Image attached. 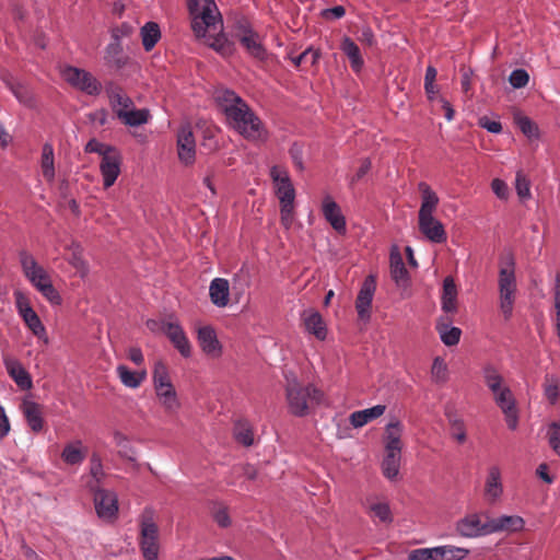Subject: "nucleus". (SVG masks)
<instances>
[{
	"label": "nucleus",
	"mask_w": 560,
	"mask_h": 560,
	"mask_svg": "<svg viewBox=\"0 0 560 560\" xmlns=\"http://www.w3.org/2000/svg\"><path fill=\"white\" fill-rule=\"evenodd\" d=\"M491 188L495 196L500 199H505L509 195V188L504 180L494 178L491 183Z\"/></svg>",
	"instance_id": "nucleus-63"
},
{
	"label": "nucleus",
	"mask_w": 560,
	"mask_h": 560,
	"mask_svg": "<svg viewBox=\"0 0 560 560\" xmlns=\"http://www.w3.org/2000/svg\"><path fill=\"white\" fill-rule=\"evenodd\" d=\"M191 28L196 37L207 39V44L220 54L231 50L221 34L223 21L214 0H188Z\"/></svg>",
	"instance_id": "nucleus-2"
},
{
	"label": "nucleus",
	"mask_w": 560,
	"mask_h": 560,
	"mask_svg": "<svg viewBox=\"0 0 560 560\" xmlns=\"http://www.w3.org/2000/svg\"><path fill=\"white\" fill-rule=\"evenodd\" d=\"M479 126L486 129L490 133H500L502 131V125L498 120H491L487 116L479 119Z\"/></svg>",
	"instance_id": "nucleus-62"
},
{
	"label": "nucleus",
	"mask_w": 560,
	"mask_h": 560,
	"mask_svg": "<svg viewBox=\"0 0 560 560\" xmlns=\"http://www.w3.org/2000/svg\"><path fill=\"white\" fill-rule=\"evenodd\" d=\"M529 75L525 69H515L509 77V82L514 89H522L527 85Z\"/></svg>",
	"instance_id": "nucleus-57"
},
{
	"label": "nucleus",
	"mask_w": 560,
	"mask_h": 560,
	"mask_svg": "<svg viewBox=\"0 0 560 560\" xmlns=\"http://www.w3.org/2000/svg\"><path fill=\"white\" fill-rule=\"evenodd\" d=\"M209 296L214 306L225 307L230 301L229 281L224 278H214L209 285Z\"/></svg>",
	"instance_id": "nucleus-27"
},
{
	"label": "nucleus",
	"mask_w": 560,
	"mask_h": 560,
	"mask_svg": "<svg viewBox=\"0 0 560 560\" xmlns=\"http://www.w3.org/2000/svg\"><path fill=\"white\" fill-rule=\"evenodd\" d=\"M390 276L398 287H408L409 273L399 253L390 254Z\"/></svg>",
	"instance_id": "nucleus-37"
},
{
	"label": "nucleus",
	"mask_w": 560,
	"mask_h": 560,
	"mask_svg": "<svg viewBox=\"0 0 560 560\" xmlns=\"http://www.w3.org/2000/svg\"><path fill=\"white\" fill-rule=\"evenodd\" d=\"M86 450L80 440L72 441L61 452L62 460L68 465H80L85 459Z\"/></svg>",
	"instance_id": "nucleus-36"
},
{
	"label": "nucleus",
	"mask_w": 560,
	"mask_h": 560,
	"mask_svg": "<svg viewBox=\"0 0 560 560\" xmlns=\"http://www.w3.org/2000/svg\"><path fill=\"white\" fill-rule=\"evenodd\" d=\"M503 494V485L501 481V470L498 466H491L488 469V475L485 485L486 500L493 504L500 500Z\"/></svg>",
	"instance_id": "nucleus-24"
},
{
	"label": "nucleus",
	"mask_w": 560,
	"mask_h": 560,
	"mask_svg": "<svg viewBox=\"0 0 560 560\" xmlns=\"http://www.w3.org/2000/svg\"><path fill=\"white\" fill-rule=\"evenodd\" d=\"M19 258L24 276L37 290L51 281L49 275L37 264L32 254L21 250Z\"/></svg>",
	"instance_id": "nucleus-13"
},
{
	"label": "nucleus",
	"mask_w": 560,
	"mask_h": 560,
	"mask_svg": "<svg viewBox=\"0 0 560 560\" xmlns=\"http://www.w3.org/2000/svg\"><path fill=\"white\" fill-rule=\"evenodd\" d=\"M84 150H85V152H89V153H97L103 159L104 156L109 155L113 152H115L117 149L115 147H113V145L100 142L96 139H91L85 144Z\"/></svg>",
	"instance_id": "nucleus-50"
},
{
	"label": "nucleus",
	"mask_w": 560,
	"mask_h": 560,
	"mask_svg": "<svg viewBox=\"0 0 560 560\" xmlns=\"http://www.w3.org/2000/svg\"><path fill=\"white\" fill-rule=\"evenodd\" d=\"M441 306L445 313H455L457 311V287L452 277H446L443 280Z\"/></svg>",
	"instance_id": "nucleus-32"
},
{
	"label": "nucleus",
	"mask_w": 560,
	"mask_h": 560,
	"mask_svg": "<svg viewBox=\"0 0 560 560\" xmlns=\"http://www.w3.org/2000/svg\"><path fill=\"white\" fill-rule=\"evenodd\" d=\"M490 535L495 533H516L523 530L525 521L520 515H499L489 518Z\"/></svg>",
	"instance_id": "nucleus-22"
},
{
	"label": "nucleus",
	"mask_w": 560,
	"mask_h": 560,
	"mask_svg": "<svg viewBox=\"0 0 560 560\" xmlns=\"http://www.w3.org/2000/svg\"><path fill=\"white\" fill-rule=\"evenodd\" d=\"M516 125L520 128V130L527 137V138H537L538 137V128L537 126L532 121L530 118L526 116H517L515 118Z\"/></svg>",
	"instance_id": "nucleus-54"
},
{
	"label": "nucleus",
	"mask_w": 560,
	"mask_h": 560,
	"mask_svg": "<svg viewBox=\"0 0 560 560\" xmlns=\"http://www.w3.org/2000/svg\"><path fill=\"white\" fill-rule=\"evenodd\" d=\"M133 31L135 27L131 24L124 22L110 30V42L121 43V40L129 37Z\"/></svg>",
	"instance_id": "nucleus-55"
},
{
	"label": "nucleus",
	"mask_w": 560,
	"mask_h": 560,
	"mask_svg": "<svg viewBox=\"0 0 560 560\" xmlns=\"http://www.w3.org/2000/svg\"><path fill=\"white\" fill-rule=\"evenodd\" d=\"M499 308L504 319L513 315L517 293V281L515 275V260L508 255L501 264L498 277Z\"/></svg>",
	"instance_id": "nucleus-6"
},
{
	"label": "nucleus",
	"mask_w": 560,
	"mask_h": 560,
	"mask_svg": "<svg viewBox=\"0 0 560 560\" xmlns=\"http://www.w3.org/2000/svg\"><path fill=\"white\" fill-rule=\"evenodd\" d=\"M269 176L273 185V191L280 205V221L284 229H291L294 218V201L296 191L291 180L289 171L284 166L272 165Z\"/></svg>",
	"instance_id": "nucleus-4"
},
{
	"label": "nucleus",
	"mask_w": 560,
	"mask_h": 560,
	"mask_svg": "<svg viewBox=\"0 0 560 560\" xmlns=\"http://www.w3.org/2000/svg\"><path fill=\"white\" fill-rule=\"evenodd\" d=\"M340 49L349 59L353 72L360 73L364 67V59L359 46L350 37L345 36L341 40Z\"/></svg>",
	"instance_id": "nucleus-31"
},
{
	"label": "nucleus",
	"mask_w": 560,
	"mask_h": 560,
	"mask_svg": "<svg viewBox=\"0 0 560 560\" xmlns=\"http://www.w3.org/2000/svg\"><path fill=\"white\" fill-rule=\"evenodd\" d=\"M93 502L98 518L112 522L118 514V495L114 490L101 488L93 491Z\"/></svg>",
	"instance_id": "nucleus-11"
},
{
	"label": "nucleus",
	"mask_w": 560,
	"mask_h": 560,
	"mask_svg": "<svg viewBox=\"0 0 560 560\" xmlns=\"http://www.w3.org/2000/svg\"><path fill=\"white\" fill-rule=\"evenodd\" d=\"M235 439L245 446H250L254 442L252 429L246 423H237L234 430Z\"/></svg>",
	"instance_id": "nucleus-52"
},
{
	"label": "nucleus",
	"mask_w": 560,
	"mask_h": 560,
	"mask_svg": "<svg viewBox=\"0 0 560 560\" xmlns=\"http://www.w3.org/2000/svg\"><path fill=\"white\" fill-rule=\"evenodd\" d=\"M542 431L551 451L560 456V421H550L542 428Z\"/></svg>",
	"instance_id": "nucleus-43"
},
{
	"label": "nucleus",
	"mask_w": 560,
	"mask_h": 560,
	"mask_svg": "<svg viewBox=\"0 0 560 560\" xmlns=\"http://www.w3.org/2000/svg\"><path fill=\"white\" fill-rule=\"evenodd\" d=\"M516 192L521 198H528L530 196L529 182L526 177L518 172L516 174V184H515Z\"/></svg>",
	"instance_id": "nucleus-59"
},
{
	"label": "nucleus",
	"mask_w": 560,
	"mask_h": 560,
	"mask_svg": "<svg viewBox=\"0 0 560 560\" xmlns=\"http://www.w3.org/2000/svg\"><path fill=\"white\" fill-rule=\"evenodd\" d=\"M544 395L550 405H556L560 399V383L555 375L545 376Z\"/></svg>",
	"instance_id": "nucleus-46"
},
{
	"label": "nucleus",
	"mask_w": 560,
	"mask_h": 560,
	"mask_svg": "<svg viewBox=\"0 0 560 560\" xmlns=\"http://www.w3.org/2000/svg\"><path fill=\"white\" fill-rule=\"evenodd\" d=\"M16 304L19 314L23 318L27 328L45 345H48L49 338L47 336L46 328L33 307L27 302H22L20 300H18Z\"/></svg>",
	"instance_id": "nucleus-17"
},
{
	"label": "nucleus",
	"mask_w": 560,
	"mask_h": 560,
	"mask_svg": "<svg viewBox=\"0 0 560 560\" xmlns=\"http://www.w3.org/2000/svg\"><path fill=\"white\" fill-rule=\"evenodd\" d=\"M152 377L154 386L162 387L165 384H172L167 366L162 361L155 362Z\"/></svg>",
	"instance_id": "nucleus-48"
},
{
	"label": "nucleus",
	"mask_w": 560,
	"mask_h": 560,
	"mask_svg": "<svg viewBox=\"0 0 560 560\" xmlns=\"http://www.w3.org/2000/svg\"><path fill=\"white\" fill-rule=\"evenodd\" d=\"M10 90L16 100L26 106H31L33 103V97L28 90L21 83H12L10 85Z\"/></svg>",
	"instance_id": "nucleus-56"
},
{
	"label": "nucleus",
	"mask_w": 560,
	"mask_h": 560,
	"mask_svg": "<svg viewBox=\"0 0 560 560\" xmlns=\"http://www.w3.org/2000/svg\"><path fill=\"white\" fill-rule=\"evenodd\" d=\"M493 400L504 416V420L510 430L515 431L518 427L520 416L516 406V399L511 388L505 385L498 392H492Z\"/></svg>",
	"instance_id": "nucleus-12"
},
{
	"label": "nucleus",
	"mask_w": 560,
	"mask_h": 560,
	"mask_svg": "<svg viewBox=\"0 0 560 560\" xmlns=\"http://www.w3.org/2000/svg\"><path fill=\"white\" fill-rule=\"evenodd\" d=\"M60 75L71 88L89 96H97L102 92V83L85 69L66 65L60 69Z\"/></svg>",
	"instance_id": "nucleus-8"
},
{
	"label": "nucleus",
	"mask_w": 560,
	"mask_h": 560,
	"mask_svg": "<svg viewBox=\"0 0 560 560\" xmlns=\"http://www.w3.org/2000/svg\"><path fill=\"white\" fill-rule=\"evenodd\" d=\"M117 375L120 382L128 388H138L145 378V371L132 372L126 365H118L116 368Z\"/></svg>",
	"instance_id": "nucleus-42"
},
{
	"label": "nucleus",
	"mask_w": 560,
	"mask_h": 560,
	"mask_svg": "<svg viewBox=\"0 0 560 560\" xmlns=\"http://www.w3.org/2000/svg\"><path fill=\"white\" fill-rule=\"evenodd\" d=\"M23 416L28 427L34 432H40L44 428L43 412L39 404L31 399H24L22 401Z\"/></svg>",
	"instance_id": "nucleus-28"
},
{
	"label": "nucleus",
	"mask_w": 560,
	"mask_h": 560,
	"mask_svg": "<svg viewBox=\"0 0 560 560\" xmlns=\"http://www.w3.org/2000/svg\"><path fill=\"white\" fill-rule=\"evenodd\" d=\"M320 58V51L318 49H314L313 47H308L302 54L292 58V62L299 67L302 62H308L311 66H314L318 62Z\"/></svg>",
	"instance_id": "nucleus-51"
},
{
	"label": "nucleus",
	"mask_w": 560,
	"mask_h": 560,
	"mask_svg": "<svg viewBox=\"0 0 560 560\" xmlns=\"http://www.w3.org/2000/svg\"><path fill=\"white\" fill-rule=\"evenodd\" d=\"M431 376L435 383H444L447 380V365L441 357L433 360Z\"/></svg>",
	"instance_id": "nucleus-49"
},
{
	"label": "nucleus",
	"mask_w": 560,
	"mask_h": 560,
	"mask_svg": "<svg viewBox=\"0 0 560 560\" xmlns=\"http://www.w3.org/2000/svg\"><path fill=\"white\" fill-rule=\"evenodd\" d=\"M400 459L401 454L399 453H385V456L382 462V470L387 479L393 480L398 476L400 468Z\"/></svg>",
	"instance_id": "nucleus-45"
},
{
	"label": "nucleus",
	"mask_w": 560,
	"mask_h": 560,
	"mask_svg": "<svg viewBox=\"0 0 560 560\" xmlns=\"http://www.w3.org/2000/svg\"><path fill=\"white\" fill-rule=\"evenodd\" d=\"M421 206L418 213V226L423 236L434 244L446 242L447 234L443 223L434 217L440 199L436 192L424 182L419 183Z\"/></svg>",
	"instance_id": "nucleus-3"
},
{
	"label": "nucleus",
	"mask_w": 560,
	"mask_h": 560,
	"mask_svg": "<svg viewBox=\"0 0 560 560\" xmlns=\"http://www.w3.org/2000/svg\"><path fill=\"white\" fill-rule=\"evenodd\" d=\"M455 532L460 537L468 539L489 536V518L483 522L480 513H468L456 521Z\"/></svg>",
	"instance_id": "nucleus-10"
},
{
	"label": "nucleus",
	"mask_w": 560,
	"mask_h": 560,
	"mask_svg": "<svg viewBox=\"0 0 560 560\" xmlns=\"http://www.w3.org/2000/svg\"><path fill=\"white\" fill-rule=\"evenodd\" d=\"M215 101L228 126L249 141H266L268 131L261 119L236 92L225 89L218 92Z\"/></svg>",
	"instance_id": "nucleus-1"
},
{
	"label": "nucleus",
	"mask_w": 560,
	"mask_h": 560,
	"mask_svg": "<svg viewBox=\"0 0 560 560\" xmlns=\"http://www.w3.org/2000/svg\"><path fill=\"white\" fill-rule=\"evenodd\" d=\"M117 117L121 122L129 127H138L144 125L150 119V110L147 108L136 109L133 106L128 109L117 110Z\"/></svg>",
	"instance_id": "nucleus-34"
},
{
	"label": "nucleus",
	"mask_w": 560,
	"mask_h": 560,
	"mask_svg": "<svg viewBox=\"0 0 560 560\" xmlns=\"http://www.w3.org/2000/svg\"><path fill=\"white\" fill-rule=\"evenodd\" d=\"M142 45L145 51H150L161 38V30L158 23L147 22L140 31Z\"/></svg>",
	"instance_id": "nucleus-41"
},
{
	"label": "nucleus",
	"mask_w": 560,
	"mask_h": 560,
	"mask_svg": "<svg viewBox=\"0 0 560 560\" xmlns=\"http://www.w3.org/2000/svg\"><path fill=\"white\" fill-rule=\"evenodd\" d=\"M128 56L124 52L121 43L109 42L104 51L105 65L116 71L121 70L128 63Z\"/></svg>",
	"instance_id": "nucleus-25"
},
{
	"label": "nucleus",
	"mask_w": 560,
	"mask_h": 560,
	"mask_svg": "<svg viewBox=\"0 0 560 560\" xmlns=\"http://www.w3.org/2000/svg\"><path fill=\"white\" fill-rule=\"evenodd\" d=\"M177 155L180 163L194 164L196 160V141L190 125H184L177 132Z\"/></svg>",
	"instance_id": "nucleus-14"
},
{
	"label": "nucleus",
	"mask_w": 560,
	"mask_h": 560,
	"mask_svg": "<svg viewBox=\"0 0 560 560\" xmlns=\"http://www.w3.org/2000/svg\"><path fill=\"white\" fill-rule=\"evenodd\" d=\"M214 521L221 527H228L231 523L228 510L225 508L218 509L213 514Z\"/></svg>",
	"instance_id": "nucleus-64"
},
{
	"label": "nucleus",
	"mask_w": 560,
	"mask_h": 560,
	"mask_svg": "<svg viewBox=\"0 0 560 560\" xmlns=\"http://www.w3.org/2000/svg\"><path fill=\"white\" fill-rule=\"evenodd\" d=\"M385 405H375L371 408L354 411L350 415L349 420L353 428H362L370 421L377 419L385 412Z\"/></svg>",
	"instance_id": "nucleus-33"
},
{
	"label": "nucleus",
	"mask_w": 560,
	"mask_h": 560,
	"mask_svg": "<svg viewBox=\"0 0 560 560\" xmlns=\"http://www.w3.org/2000/svg\"><path fill=\"white\" fill-rule=\"evenodd\" d=\"M3 365L9 376L22 390H30L33 387L31 374L18 359L7 355L3 358Z\"/></svg>",
	"instance_id": "nucleus-20"
},
{
	"label": "nucleus",
	"mask_w": 560,
	"mask_h": 560,
	"mask_svg": "<svg viewBox=\"0 0 560 560\" xmlns=\"http://www.w3.org/2000/svg\"><path fill=\"white\" fill-rule=\"evenodd\" d=\"M302 320L305 330L314 335L318 340L327 337V327L322 315L317 311L307 310L302 313Z\"/></svg>",
	"instance_id": "nucleus-26"
},
{
	"label": "nucleus",
	"mask_w": 560,
	"mask_h": 560,
	"mask_svg": "<svg viewBox=\"0 0 560 560\" xmlns=\"http://www.w3.org/2000/svg\"><path fill=\"white\" fill-rule=\"evenodd\" d=\"M469 549L453 545H441L413 549L408 553V560H464Z\"/></svg>",
	"instance_id": "nucleus-9"
},
{
	"label": "nucleus",
	"mask_w": 560,
	"mask_h": 560,
	"mask_svg": "<svg viewBox=\"0 0 560 560\" xmlns=\"http://www.w3.org/2000/svg\"><path fill=\"white\" fill-rule=\"evenodd\" d=\"M162 330L184 358L191 355V345L179 323L167 322L163 324Z\"/></svg>",
	"instance_id": "nucleus-19"
},
{
	"label": "nucleus",
	"mask_w": 560,
	"mask_h": 560,
	"mask_svg": "<svg viewBox=\"0 0 560 560\" xmlns=\"http://www.w3.org/2000/svg\"><path fill=\"white\" fill-rule=\"evenodd\" d=\"M159 528L153 511L147 508L140 518L139 547L144 560H159Z\"/></svg>",
	"instance_id": "nucleus-7"
},
{
	"label": "nucleus",
	"mask_w": 560,
	"mask_h": 560,
	"mask_svg": "<svg viewBox=\"0 0 560 560\" xmlns=\"http://www.w3.org/2000/svg\"><path fill=\"white\" fill-rule=\"evenodd\" d=\"M105 478V471L102 463V458L98 454L93 453L90 458L89 476L85 480V487L89 491H93L102 488L103 480Z\"/></svg>",
	"instance_id": "nucleus-29"
},
{
	"label": "nucleus",
	"mask_w": 560,
	"mask_h": 560,
	"mask_svg": "<svg viewBox=\"0 0 560 560\" xmlns=\"http://www.w3.org/2000/svg\"><path fill=\"white\" fill-rule=\"evenodd\" d=\"M402 430V424L398 420L392 421L386 425L385 453L401 454Z\"/></svg>",
	"instance_id": "nucleus-30"
},
{
	"label": "nucleus",
	"mask_w": 560,
	"mask_h": 560,
	"mask_svg": "<svg viewBox=\"0 0 560 560\" xmlns=\"http://www.w3.org/2000/svg\"><path fill=\"white\" fill-rule=\"evenodd\" d=\"M481 375L485 384L491 393L498 392L500 388L505 386L502 374L492 363H487L482 366Z\"/></svg>",
	"instance_id": "nucleus-39"
},
{
	"label": "nucleus",
	"mask_w": 560,
	"mask_h": 560,
	"mask_svg": "<svg viewBox=\"0 0 560 560\" xmlns=\"http://www.w3.org/2000/svg\"><path fill=\"white\" fill-rule=\"evenodd\" d=\"M158 398L167 412H176L179 408V401L173 384L154 386Z\"/></svg>",
	"instance_id": "nucleus-35"
},
{
	"label": "nucleus",
	"mask_w": 560,
	"mask_h": 560,
	"mask_svg": "<svg viewBox=\"0 0 560 560\" xmlns=\"http://www.w3.org/2000/svg\"><path fill=\"white\" fill-rule=\"evenodd\" d=\"M370 510L374 517L383 523H390L393 521L389 505L385 502H376L371 504Z\"/></svg>",
	"instance_id": "nucleus-53"
},
{
	"label": "nucleus",
	"mask_w": 560,
	"mask_h": 560,
	"mask_svg": "<svg viewBox=\"0 0 560 560\" xmlns=\"http://www.w3.org/2000/svg\"><path fill=\"white\" fill-rule=\"evenodd\" d=\"M197 340L199 347L208 357L215 359L222 354V346L218 340L215 330L211 326L200 327Z\"/></svg>",
	"instance_id": "nucleus-23"
},
{
	"label": "nucleus",
	"mask_w": 560,
	"mask_h": 560,
	"mask_svg": "<svg viewBox=\"0 0 560 560\" xmlns=\"http://www.w3.org/2000/svg\"><path fill=\"white\" fill-rule=\"evenodd\" d=\"M452 424V435L458 443H464L466 441V429L464 421L460 419H454L451 421Z\"/></svg>",
	"instance_id": "nucleus-60"
},
{
	"label": "nucleus",
	"mask_w": 560,
	"mask_h": 560,
	"mask_svg": "<svg viewBox=\"0 0 560 560\" xmlns=\"http://www.w3.org/2000/svg\"><path fill=\"white\" fill-rule=\"evenodd\" d=\"M436 329L439 331L441 341L445 346L452 347L459 342L462 336L460 328L452 326L451 324L441 323L438 324Z\"/></svg>",
	"instance_id": "nucleus-44"
},
{
	"label": "nucleus",
	"mask_w": 560,
	"mask_h": 560,
	"mask_svg": "<svg viewBox=\"0 0 560 560\" xmlns=\"http://www.w3.org/2000/svg\"><path fill=\"white\" fill-rule=\"evenodd\" d=\"M109 103L117 115V110H128L133 106L132 100L126 95L119 86L109 85L106 89Z\"/></svg>",
	"instance_id": "nucleus-38"
},
{
	"label": "nucleus",
	"mask_w": 560,
	"mask_h": 560,
	"mask_svg": "<svg viewBox=\"0 0 560 560\" xmlns=\"http://www.w3.org/2000/svg\"><path fill=\"white\" fill-rule=\"evenodd\" d=\"M375 277L370 275L364 279L355 301L358 316L362 320H369L371 317V305L375 293Z\"/></svg>",
	"instance_id": "nucleus-16"
},
{
	"label": "nucleus",
	"mask_w": 560,
	"mask_h": 560,
	"mask_svg": "<svg viewBox=\"0 0 560 560\" xmlns=\"http://www.w3.org/2000/svg\"><path fill=\"white\" fill-rule=\"evenodd\" d=\"M121 155L118 150L101 159L100 172L105 189L112 187L120 174Z\"/></svg>",
	"instance_id": "nucleus-18"
},
{
	"label": "nucleus",
	"mask_w": 560,
	"mask_h": 560,
	"mask_svg": "<svg viewBox=\"0 0 560 560\" xmlns=\"http://www.w3.org/2000/svg\"><path fill=\"white\" fill-rule=\"evenodd\" d=\"M289 153H290V156L292 159V162H293L294 166L299 171H303L304 170V164H303V149H302V147L300 144H298V143H293L290 147Z\"/></svg>",
	"instance_id": "nucleus-61"
},
{
	"label": "nucleus",
	"mask_w": 560,
	"mask_h": 560,
	"mask_svg": "<svg viewBox=\"0 0 560 560\" xmlns=\"http://www.w3.org/2000/svg\"><path fill=\"white\" fill-rule=\"evenodd\" d=\"M40 167L44 178L48 183H54L56 177L54 148L50 143H45L42 148Z\"/></svg>",
	"instance_id": "nucleus-40"
},
{
	"label": "nucleus",
	"mask_w": 560,
	"mask_h": 560,
	"mask_svg": "<svg viewBox=\"0 0 560 560\" xmlns=\"http://www.w3.org/2000/svg\"><path fill=\"white\" fill-rule=\"evenodd\" d=\"M240 43L246 49V51L255 59L264 61L267 59L268 54L259 35L254 32L250 27H243L237 35Z\"/></svg>",
	"instance_id": "nucleus-21"
},
{
	"label": "nucleus",
	"mask_w": 560,
	"mask_h": 560,
	"mask_svg": "<svg viewBox=\"0 0 560 560\" xmlns=\"http://www.w3.org/2000/svg\"><path fill=\"white\" fill-rule=\"evenodd\" d=\"M323 393L313 384L301 385L295 378L288 380L285 398L289 412L295 417H305L310 410L318 406L323 399Z\"/></svg>",
	"instance_id": "nucleus-5"
},
{
	"label": "nucleus",
	"mask_w": 560,
	"mask_h": 560,
	"mask_svg": "<svg viewBox=\"0 0 560 560\" xmlns=\"http://www.w3.org/2000/svg\"><path fill=\"white\" fill-rule=\"evenodd\" d=\"M42 295L52 305H60L62 302V299L58 291L52 285L51 281L48 282L45 285H40V289L38 290Z\"/></svg>",
	"instance_id": "nucleus-58"
},
{
	"label": "nucleus",
	"mask_w": 560,
	"mask_h": 560,
	"mask_svg": "<svg viewBox=\"0 0 560 560\" xmlns=\"http://www.w3.org/2000/svg\"><path fill=\"white\" fill-rule=\"evenodd\" d=\"M322 214L330 226L340 235L347 233V220L343 215L340 206L329 195L325 196L322 200Z\"/></svg>",
	"instance_id": "nucleus-15"
},
{
	"label": "nucleus",
	"mask_w": 560,
	"mask_h": 560,
	"mask_svg": "<svg viewBox=\"0 0 560 560\" xmlns=\"http://www.w3.org/2000/svg\"><path fill=\"white\" fill-rule=\"evenodd\" d=\"M71 255L69 257V264L77 269L78 272L82 277H84L89 272V267L86 261L82 256V248L79 244L72 243L70 245Z\"/></svg>",
	"instance_id": "nucleus-47"
}]
</instances>
